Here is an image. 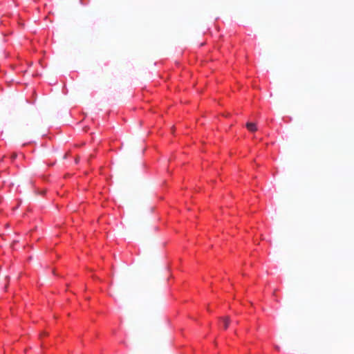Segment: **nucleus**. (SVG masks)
<instances>
[{"label":"nucleus","instance_id":"2","mask_svg":"<svg viewBox=\"0 0 354 354\" xmlns=\"http://www.w3.org/2000/svg\"><path fill=\"white\" fill-rule=\"evenodd\" d=\"M222 320L223 322V327L225 329H227L229 324H230V319L228 317H223L222 318Z\"/></svg>","mask_w":354,"mask_h":354},{"label":"nucleus","instance_id":"4","mask_svg":"<svg viewBox=\"0 0 354 354\" xmlns=\"http://www.w3.org/2000/svg\"><path fill=\"white\" fill-rule=\"evenodd\" d=\"M78 160H79V158H77L76 160H75V162H77Z\"/></svg>","mask_w":354,"mask_h":354},{"label":"nucleus","instance_id":"1","mask_svg":"<svg viewBox=\"0 0 354 354\" xmlns=\"http://www.w3.org/2000/svg\"><path fill=\"white\" fill-rule=\"evenodd\" d=\"M246 127L251 132H254L257 130L256 124L252 122H248L246 124Z\"/></svg>","mask_w":354,"mask_h":354},{"label":"nucleus","instance_id":"3","mask_svg":"<svg viewBox=\"0 0 354 354\" xmlns=\"http://www.w3.org/2000/svg\"><path fill=\"white\" fill-rule=\"evenodd\" d=\"M17 153H12V155L11 156V158L12 160H14L17 158Z\"/></svg>","mask_w":354,"mask_h":354}]
</instances>
